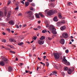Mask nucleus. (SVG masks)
<instances>
[{
  "mask_svg": "<svg viewBox=\"0 0 77 77\" xmlns=\"http://www.w3.org/2000/svg\"><path fill=\"white\" fill-rule=\"evenodd\" d=\"M49 29L53 34H57V32L56 31V28L52 25H51L50 26Z\"/></svg>",
  "mask_w": 77,
  "mask_h": 77,
  "instance_id": "nucleus-1",
  "label": "nucleus"
},
{
  "mask_svg": "<svg viewBox=\"0 0 77 77\" xmlns=\"http://www.w3.org/2000/svg\"><path fill=\"white\" fill-rule=\"evenodd\" d=\"M54 55L55 59H58L60 57V56H59V54L58 53H54Z\"/></svg>",
  "mask_w": 77,
  "mask_h": 77,
  "instance_id": "nucleus-2",
  "label": "nucleus"
},
{
  "mask_svg": "<svg viewBox=\"0 0 77 77\" xmlns=\"http://www.w3.org/2000/svg\"><path fill=\"white\" fill-rule=\"evenodd\" d=\"M62 36L64 38H65L66 39H67L68 38V34L67 33L64 32L62 34Z\"/></svg>",
  "mask_w": 77,
  "mask_h": 77,
  "instance_id": "nucleus-3",
  "label": "nucleus"
},
{
  "mask_svg": "<svg viewBox=\"0 0 77 77\" xmlns=\"http://www.w3.org/2000/svg\"><path fill=\"white\" fill-rule=\"evenodd\" d=\"M74 67H72L71 68H70V69L68 70V74H71V72H72V71H74Z\"/></svg>",
  "mask_w": 77,
  "mask_h": 77,
  "instance_id": "nucleus-4",
  "label": "nucleus"
},
{
  "mask_svg": "<svg viewBox=\"0 0 77 77\" xmlns=\"http://www.w3.org/2000/svg\"><path fill=\"white\" fill-rule=\"evenodd\" d=\"M28 18H29L30 20H33L34 19V16L33 15H29L27 16Z\"/></svg>",
  "mask_w": 77,
  "mask_h": 77,
  "instance_id": "nucleus-5",
  "label": "nucleus"
},
{
  "mask_svg": "<svg viewBox=\"0 0 77 77\" xmlns=\"http://www.w3.org/2000/svg\"><path fill=\"white\" fill-rule=\"evenodd\" d=\"M2 60L5 63H8V62L9 60L8 59L4 57L2 58Z\"/></svg>",
  "mask_w": 77,
  "mask_h": 77,
  "instance_id": "nucleus-6",
  "label": "nucleus"
},
{
  "mask_svg": "<svg viewBox=\"0 0 77 77\" xmlns=\"http://www.w3.org/2000/svg\"><path fill=\"white\" fill-rule=\"evenodd\" d=\"M58 17L59 18H60V19L61 20H63L65 18V17H62V14H61L60 13H58Z\"/></svg>",
  "mask_w": 77,
  "mask_h": 77,
  "instance_id": "nucleus-7",
  "label": "nucleus"
},
{
  "mask_svg": "<svg viewBox=\"0 0 77 77\" xmlns=\"http://www.w3.org/2000/svg\"><path fill=\"white\" fill-rule=\"evenodd\" d=\"M38 44H40V45H41V44H44V41L43 40H38Z\"/></svg>",
  "mask_w": 77,
  "mask_h": 77,
  "instance_id": "nucleus-8",
  "label": "nucleus"
},
{
  "mask_svg": "<svg viewBox=\"0 0 77 77\" xmlns=\"http://www.w3.org/2000/svg\"><path fill=\"white\" fill-rule=\"evenodd\" d=\"M47 15H49V16H50V15H53V13L51 11V10H50V11H48L47 12Z\"/></svg>",
  "mask_w": 77,
  "mask_h": 77,
  "instance_id": "nucleus-9",
  "label": "nucleus"
},
{
  "mask_svg": "<svg viewBox=\"0 0 77 77\" xmlns=\"http://www.w3.org/2000/svg\"><path fill=\"white\" fill-rule=\"evenodd\" d=\"M0 66H5V63L3 61H1L0 62Z\"/></svg>",
  "mask_w": 77,
  "mask_h": 77,
  "instance_id": "nucleus-10",
  "label": "nucleus"
},
{
  "mask_svg": "<svg viewBox=\"0 0 77 77\" xmlns=\"http://www.w3.org/2000/svg\"><path fill=\"white\" fill-rule=\"evenodd\" d=\"M53 20L54 21H55V22H57V21H58V19H57V16L54 17V18Z\"/></svg>",
  "mask_w": 77,
  "mask_h": 77,
  "instance_id": "nucleus-11",
  "label": "nucleus"
},
{
  "mask_svg": "<svg viewBox=\"0 0 77 77\" xmlns=\"http://www.w3.org/2000/svg\"><path fill=\"white\" fill-rule=\"evenodd\" d=\"M11 11H9L8 12V16H7V21H8V18H9V17H10V16L11 15Z\"/></svg>",
  "mask_w": 77,
  "mask_h": 77,
  "instance_id": "nucleus-12",
  "label": "nucleus"
},
{
  "mask_svg": "<svg viewBox=\"0 0 77 77\" xmlns=\"http://www.w3.org/2000/svg\"><path fill=\"white\" fill-rule=\"evenodd\" d=\"M60 43H61L62 44H64L65 43V40L63 39H61L60 40Z\"/></svg>",
  "mask_w": 77,
  "mask_h": 77,
  "instance_id": "nucleus-13",
  "label": "nucleus"
},
{
  "mask_svg": "<svg viewBox=\"0 0 77 77\" xmlns=\"http://www.w3.org/2000/svg\"><path fill=\"white\" fill-rule=\"evenodd\" d=\"M62 62H63L64 64L66 62H67V60L65 58V57H64L63 59Z\"/></svg>",
  "mask_w": 77,
  "mask_h": 77,
  "instance_id": "nucleus-14",
  "label": "nucleus"
},
{
  "mask_svg": "<svg viewBox=\"0 0 77 77\" xmlns=\"http://www.w3.org/2000/svg\"><path fill=\"white\" fill-rule=\"evenodd\" d=\"M9 24H11V25H14V22L13 20H10L8 22Z\"/></svg>",
  "mask_w": 77,
  "mask_h": 77,
  "instance_id": "nucleus-15",
  "label": "nucleus"
},
{
  "mask_svg": "<svg viewBox=\"0 0 77 77\" xmlns=\"http://www.w3.org/2000/svg\"><path fill=\"white\" fill-rule=\"evenodd\" d=\"M57 25L58 27H60V26H61V25H62V24L60 22H58L57 23Z\"/></svg>",
  "mask_w": 77,
  "mask_h": 77,
  "instance_id": "nucleus-16",
  "label": "nucleus"
},
{
  "mask_svg": "<svg viewBox=\"0 0 77 77\" xmlns=\"http://www.w3.org/2000/svg\"><path fill=\"white\" fill-rule=\"evenodd\" d=\"M9 41L10 42H16V40L14 39L10 38L9 39Z\"/></svg>",
  "mask_w": 77,
  "mask_h": 77,
  "instance_id": "nucleus-17",
  "label": "nucleus"
},
{
  "mask_svg": "<svg viewBox=\"0 0 77 77\" xmlns=\"http://www.w3.org/2000/svg\"><path fill=\"white\" fill-rule=\"evenodd\" d=\"M65 29H66V26H63L60 28V29L61 30H62V31L64 30Z\"/></svg>",
  "mask_w": 77,
  "mask_h": 77,
  "instance_id": "nucleus-18",
  "label": "nucleus"
},
{
  "mask_svg": "<svg viewBox=\"0 0 77 77\" xmlns=\"http://www.w3.org/2000/svg\"><path fill=\"white\" fill-rule=\"evenodd\" d=\"M45 39V36L42 35L41 36V38H40V40H44Z\"/></svg>",
  "mask_w": 77,
  "mask_h": 77,
  "instance_id": "nucleus-19",
  "label": "nucleus"
},
{
  "mask_svg": "<svg viewBox=\"0 0 77 77\" xmlns=\"http://www.w3.org/2000/svg\"><path fill=\"white\" fill-rule=\"evenodd\" d=\"M35 16L36 18H40V17H39V14H38V13H36L35 14Z\"/></svg>",
  "mask_w": 77,
  "mask_h": 77,
  "instance_id": "nucleus-20",
  "label": "nucleus"
},
{
  "mask_svg": "<svg viewBox=\"0 0 77 77\" xmlns=\"http://www.w3.org/2000/svg\"><path fill=\"white\" fill-rule=\"evenodd\" d=\"M27 14H29V15H32V14H33V13L32 11H29L27 12Z\"/></svg>",
  "mask_w": 77,
  "mask_h": 77,
  "instance_id": "nucleus-21",
  "label": "nucleus"
},
{
  "mask_svg": "<svg viewBox=\"0 0 77 77\" xmlns=\"http://www.w3.org/2000/svg\"><path fill=\"white\" fill-rule=\"evenodd\" d=\"M25 6H26V7L27 6H29V2H26L25 3Z\"/></svg>",
  "mask_w": 77,
  "mask_h": 77,
  "instance_id": "nucleus-22",
  "label": "nucleus"
},
{
  "mask_svg": "<svg viewBox=\"0 0 77 77\" xmlns=\"http://www.w3.org/2000/svg\"><path fill=\"white\" fill-rule=\"evenodd\" d=\"M8 69L9 71H11L12 70V68L11 67H9Z\"/></svg>",
  "mask_w": 77,
  "mask_h": 77,
  "instance_id": "nucleus-23",
  "label": "nucleus"
},
{
  "mask_svg": "<svg viewBox=\"0 0 77 77\" xmlns=\"http://www.w3.org/2000/svg\"><path fill=\"white\" fill-rule=\"evenodd\" d=\"M51 11L52 12L53 14H54L55 12H56V10H53Z\"/></svg>",
  "mask_w": 77,
  "mask_h": 77,
  "instance_id": "nucleus-24",
  "label": "nucleus"
},
{
  "mask_svg": "<svg viewBox=\"0 0 77 77\" xmlns=\"http://www.w3.org/2000/svg\"><path fill=\"white\" fill-rule=\"evenodd\" d=\"M49 6L51 7H54V4L53 3H50L49 4Z\"/></svg>",
  "mask_w": 77,
  "mask_h": 77,
  "instance_id": "nucleus-25",
  "label": "nucleus"
},
{
  "mask_svg": "<svg viewBox=\"0 0 77 77\" xmlns=\"http://www.w3.org/2000/svg\"><path fill=\"white\" fill-rule=\"evenodd\" d=\"M61 24H65V20H62L60 22Z\"/></svg>",
  "mask_w": 77,
  "mask_h": 77,
  "instance_id": "nucleus-26",
  "label": "nucleus"
},
{
  "mask_svg": "<svg viewBox=\"0 0 77 77\" xmlns=\"http://www.w3.org/2000/svg\"><path fill=\"white\" fill-rule=\"evenodd\" d=\"M64 64H65L66 65H69L70 63H69V62H68L67 61V62H66Z\"/></svg>",
  "mask_w": 77,
  "mask_h": 77,
  "instance_id": "nucleus-27",
  "label": "nucleus"
},
{
  "mask_svg": "<svg viewBox=\"0 0 77 77\" xmlns=\"http://www.w3.org/2000/svg\"><path fill=\"white\" fill-rule=\"evenodd\" d=\"M39 14L40 16H41V17H42V18L44 17V15L42 14L41 13H39Z\"/></svg>",
  "mask_w": 77,
  "mask_h": 77,
  "instance_id": "nucleus-28",
  "label": "nucleus"
},
{
  "mask_svg": "<svg viewBox=\"0 0 77 77\" xmlns=\"http://www.w3.org/2000/svg\"><path fill=\"white\" fill-rule=\"evenodd\" d=\"M23 44H24V43H23V42H22L18 43V45H19L20 46H21V45H23Z\"/></svg>",
  "mask_w": 77,
  "mask_h": 77,
  "instance_id": "nucleus-29",
  "label": "nucleus"
},
{
  "mask_svg": "<svg viewBox=\"0 0 77 77\" xmlns=\"http://www.w3.org/2000/svg\"><path fill=\"white\" fill-rule=\"evenodd\" d=\"M64 69L65 71H67L68 70V67H65L64 68Z\"/></svg>",
  "mask_w": 77,
  "mask_h": 77,
  "instance_id": "nucleus-30",
  "label": "nucleus"
},
{
  "mask_svg": "<svg viewBox=\"0 0 77 77\" xmlns=\"http://www.w3.org/2000/svg\"><path fill=\"white\" fill-rule=\"evenodd\" d=\"M36 38H37V36H33L32 38V39H34V40H36Z\"/></svg>",
  "mask_w": 77,
  "mask_h": 77,
  "instance_id": "nucleus-31",
  "label": "nucleus"
},
{
  "mask_svg": "<svg viewBox=\"0 0 77 77\" xmlns=\"http://www.w3.org/2000/svg\"><path fill=\"white\" fill-rule=\"evenodd\" d=\"M7 14V11H6V10H5V16H6V15Z\"/></svg>",
  "mask_w": 77,
  "mask_h": 77,
  "instance_id": "nucleus-32",
  "label": "nucleus"
},
{
  "mask_svg": "<svg viewBox=\"0 0 77 77\" xmlns=\"http://www.w3.org/2000/svg\"><path fill=\"white\" fill-rule=\"evenodd\" d=\"M10 53H13V54H15V51H10Z\"/></svg>",
  "mask_w": 77,
  "mask_h": 77,
  "instance_id": "nucleus-33",
  "label": "nucleus"
},
{
  "mask_svg": "<svg viewBox=\"0 0 77 77\" xmlns=\"http://www.w3.org/2000/svg\"><path fill=\"white\" fill-rule=\"evenodd\" d=\"M2 42H6V39H3L2 40Z\"/></svg>",
  "mask_w": 77,
  "mask_h": 77,
  "instance_id": "nucleus-34",
  "label": "nucleus"
},
{
  "mask_svg": "<svg viewBox=\"0 0 77 77\" xmlns=\"http://www.w3.org/2000/svg\"><path fill=\"white\" fill-rule=\"evenodd\" d=\"M46 65L48 67V66H49V63L48 62H46Z\"/></svg>",
  "mask_w": 77,
  "mask_h": 77,
  "instance_id": "nucleus-35",
  "label": "nucleus"
},
{
  "mask_svg": "<svg viewBox=\"0 0 77 77\" xmlns=\"http://www.w3.org/2000/svg\"><path fill=\"white\" fill-rule=\"evenodd\" d=\"M48 39L49 40H52V39H53V38H51V37H48Z\"/></svg>",
  "mask_w": 77,
  "mask_h": 77,
  "instance_id": "nucleus-36",
  "label": "nucleus"
},
{
  "mask_svg": "<svg viewBox=\"0 0 77 77\" xmlns=\"http://www.w3.org/2000/svg\"><path fill=\"white\" fill-rule=\"evenodd\" d=\"M53 74H54H54H57V72L56 71H54L53 72Z\"/></svg>",
  "mask_w": 77,
  "mask_h": 77,
  "instance_id": "nucleus-37",
  "label": "nucleus"
},
{
  "mask_svg": "<svg viewBox=\"0 0 77 77\" xmlns=\"http://www.w3.org/2000/svg\"><path fill=\"white\" fill-rule=\"evenodd\" d=\"M71 5V2H69L67 4V6H70Z\"/></svg>",
  "mask_w": 77,
  "mask_h": 77,
  "instance_id": "nucleus-38",
  "label": "nucleus"
},
{
  "mask_svg": "<svg viewBox=\"0 0 77 77\" xmlns=\"http://www.w3.org/2000/svg\"><path fill=\"white\" fill-rule=\"evenodd\" d=\"M3 15V13L1 11H0V17H1L2 15Z\"/></svg>",
  "mask_w": 77,
  "mask_h": 77,
  "instance_id": "nucleus-39",
  "label": "nucleus"
},
{
  "mask_svg": "<svg viewBox=\"0 0 77 77\" xmlns=\"http://www.w3.org/2000/svg\"><path fill=\"white\" fill-rule=\"evenodd\" d=\"M47 23H47V21H46ZM46 26L47 27H49V24L47 23V24H46Z\"/></svg>",
  "mask_w": 77,
  "mask_h": 77,
  "instance_id": "nucleus-40",
  "label": "nucleus"
},
{
  "mask_svg": "<svg viewBox=\"0 0 77 77\" xmlns=\"http://www.w3.org/2000/svg\"><path fill=\"white\" fill-rule=\"evenodd\" d=\"M54 0H49V1L51 3H52V2H54Z\"/></svg>",
  "mask_w": 77,
  "mask_h": 77,
  "instance_id": "nucleus-41",
  "label": "nucleus"
},
{
  "mask_svg": "<svg viewBox=\"0 0 77 77\" xmlns=\"http://www.w3.org/2000/svg\"><path fill=\"white\" fill-rule=\"evenodd\" d=\"M7 30L9 32H11V30H10V29H7Z\"/></svg>",
  "mask_w": 77,
  "mask_h": 77,
  "instance_id": "nucleus-42",
  "label": "nucleus"
},
{
  "mask_svg": "<svg viewBox=\"0 0 77 77\" xmlns=\"http://www.w3.org/2000/svg\"><path fill=\"white\" fill-rule=\"evenodd\" d=\"M31 4V5H32V6H34H34H35V4L34 3H32Z\"/></svg>",
  "mask_w": 77,
  "mask_h": 77,
  "instance_id": "nucleus-43",
  "label": "nucleus"
},
{
  "mask_svg": "<svg viewBox=\"0 0 77 77\" xmlns=\"http://www.w3.org/2000/svg\"><path fill=\"white\" fill-rule=\"evenodd\" d=\"M16 26L17 29H19V26H18V25L16 24Z\"/></svg>",
  "mask_w": 77,
  "mask_h": 77,
  "instance_id": "nucleus-44",
  "label": "nucleus"
},
{
  "mask_svg": "<svg viewBox=\"0 0 77 77\" xmlns=\"http://www.w3.org/2000/svg\"><path fill=\"white\" fill-rule=\"evenodd\" d=\"M65 52L66 53H69V51L68 50H66L65 51Z\"/></svg>",
  "mask_w": 77,
  "mask_h": 77,
  "instance_id": "nucleus-45",
  "label": "nucleus"
},
{
  "mask_svg": "<svg viewBox=\"0 0 77 77\" xmlns=\"http://www.w3.org/2000/svg\"><path fill=\"white\" fill-rule=\"evenodd\" d=\"M18 9H19V8L18 7H17L15 8V10H18Z\"/></svg>",
  "mask_w": 77,
  "mask_h": 77,
  "instance_id": "nucleus-46",
  "label": "nucleus"
},
{
  "mask_svg": "<svg viewBox=\"0 0 77 77\" xmlns=\"http://www.w3.org/2000/svg\"><path fill=\"white\" fill-rule=\"evenodd\" d=\"M43 57L44 58V60H45V59H46V58H47V56H44Z\"/></svg>",
  "mask_w": 77,
  "mask_h": 77,
  "instance_id": "nucleus-47",
  "label": "nucleus"
},
{
  "mask_svg": "<svg viewBox=\"0 0 77 77\" xmlns=\"http://www.w3.org/2000/svg\"><path fill=\"white\" fill-rule=\"evenodd\" d=\"M29 57H32V54H29Z\"/></svg>",
  "mask_w": 77,
  "mask_h": 77,
  "instance_id": "nucleus-48",
  "label": "nucleus"
},
{
  "mask_svg": "<svg viewBox=\"0 0 77 77\" xmlns=\"http://www.w3.org/2000/svg\"><path fill=\"white\" fill-rule=\"evenodd\" d=\"M42 33H45V30H42Z\"/></svg>",
  "mask_w": 77,
  "mask_h": 77,
  "instance_id": "nucleus-49",
  "label": "nucleus"
},
{
  "mask_svg": "<svg viewBox=\"0 0 77 77\" xmlns=\"http://www.w3.org/2000/svg\"><path fill=\"white\" fill-rule=\"evenodd\" d=\"M38 28L39 29H41V26H38Z\"/></svg>",
  "mask_w": 77,
  "mask_h": 77,
  "instance_id": "nucleus-50",
  "label": "nucleus"
},
{
  "mask_svg": "<svg viewBox=\"0 0 77 77\" xmlns=\"http://www.w3.org/2000/svg\"><path fill=\"white\" fill-rule=\"evenodd\" d=\"M11 3V1L9 0L8 2V5H9Z\"/></svg>",
  "mask_w": 77,
  "mask_h": 77,
  "instance_id": "nucleus-51",
  "label": "nucleus"
},
{
  "mask_svg": "<svg viewBox=\"0 0 77 77\" xmlns=\"http://www.w3.org/2000/svg\"><path fill=\"white\" fill-rule=\"evenodd\" d=\"M26 26H27L26 24H25L23 25V27H26Z\"/></svg>",
  "mask_w": 77,
  "mask_h": 77,
  "instance_id": "nucleus-52",
  "label": "nucleus"
},
{
  "mask_svg": "<svg viewBox=\"0 0 77 77\" xmlns=\"http://www.w3.org/2000/svg\"><path fill=\"white\" fill-rule=\"evenodd\" d=\"M27 1L29 2H32L33 0H27Z\"/></svg>",
  "mask_w": 77,
  "mask_h": 77,
  "instance_id": "nucleus-53",
  "label": "nucleus"
},
{
  "mask_svg": "<svg viewBox=\"0 0 77 77\" xmlns=\"http://www.w3.org/2000/svg\"><path fill=\"white\" fill-rule=\"evenodd\" d=\"M6 49L7 50H11V49L9 48H7Z\"/></svg>",
  "mask_w": 77,
  "mask_h": 77,
  "instance_id": "nucleus-54",
  "label": "nucleus"
},
{
  "mask_svg": "<svg viewBox=\"0 0 77 77\" xmlns=\"http://www.w3.org/2000/svg\"><path fill=\"white\" fill-rule=\"evenodd\" d=\"M21 2L22 3V4H24V2H23V1H21Z\"/></svg>",
  "mask_w": 77,
  "mask_h": 77,
  "instance_id": "nucleus-55",
  "label": "nucleus"
},
{
  "mask_svg": "<svg viewBox=\"0 0 77 77\" xmlns=\"http://www.w3.org/2000/svg\"><path fill=\"white\" fill-rule=\"evenodd\" d=\"M18 15H19V16H22V14L20 13L19 14H18Z\"/></svg>",
  "mask_w": 77,
  "mask_h": 77,
  "instance_id": "nucleus-56",
  "label": "nucleus"
},
{
  "mask_svg": "<svg viewBox=\"0 0 77 77\" xmlns=\"http://www.w3.org/2000/svg\"><path fill=\"white\" fill-rule=\"evenodd\" d=\"M20 65H19V66H22V65H23V64L21 63H20Z\"/></svg>",
  "mask_w": 77,
  "mask_h": 77,
  "instance_id": "nucleus-57",
  "label": "nucleus"
},
{
  "mask_svg": "<svg viewBox=\"0 0 77 77\" xmlns=\"http://www.w3.org/2000/svg\"><path fill=\"white\" fill-rule=\"evenodd\" d=\"M34 30H38V28H34Z\"/></svg>",
  "mask_w": 77,
  "mask_h": 77,
  "instance_id": "nucleus-58",
  "label": "nucleus"
},
{
  "mask_svg": "<svg viewBox=\"0 0 77 77\" xmlns=\"http://www.w3.org/2000/svg\"><path fill=\"white\" fill-rule=\"evenodd\" d=\"M30 10L31 11H33V8H31Z\"/></svg>",
  "mask_w": 77,
  "mask_h": 77,
  "instance_id": "nucleus-59",
  "label": "nucleus"
},
{
  "mask_svg": "<svg viewBox=\"0 0 77 77\" xmlns=\"http://www.w3.org/2000/svg\"><path fill=\"white\" fill-rule=\"evenodd\" d=\"M2 33L4 35H6V33L5 32H2Z\"/></svg>",
  "mask_w": 77,
  "mask_h": 77,
  "instance_id": "nucleus-60",
  "label": "nucleus"
},
{
  "mask_svg": "<svg viewBox=\"0 0 77 77\" xmlns=\"http://www.w3.org/2000/svg\"><path fill=\"white\" fill-rule=\"evenodd\" d=\"M25 72L26 73H28V72H29L27 70H26Z\"/></svg>",
  "mask_w": 77,
  "mask_h": 77,
  "instance_id": "nucleus-61",
  "label": "nucleus"
},
{
  "mask_svg": "<svg viewBox=\"0 0 77 77\" xmlns=\"http://www.w3.org/2000/svg\"><path fill=\"white\" fill-rule=\"evenodd\" d=\"M38 23L39 24H40L41 23V21H40V20L38 21Z\"/></svg>",
  "mask_w": 77,
  "mask_h": 77,
  "instance_id": "nucleus-62",
  "label": "nucleus"
},
{
  "mask_svg": "<svg viewBox=\"0 0 77 77\" xmlns=\"http://www.w3.org/2000/svg\"><path fill=\"white\" fill-rule=\"evenodd\" d=\"M11 32H12V33H14V31L12 30L11 31Z\"/></svg>",
  "mask_w": 77,
  "mask_h": 77,
  "instance_id": "nucleus-63",
  "label": "nucleus"
},
{
  "mask_svg": "<svg viewBox=\"0 0 77 77\" xmlns=\"http://www.w3.org/2000/svg\"><path fill=\"white\" fill-rule=\"evenodd\" d=\"M74 13H77V11H74Z\"/></svg>",
  "mask_w": 77,
  "mask_h": 77,
  "instance_id": "nucleus-64",
  "label": "nucleus"
}]
</instances>
